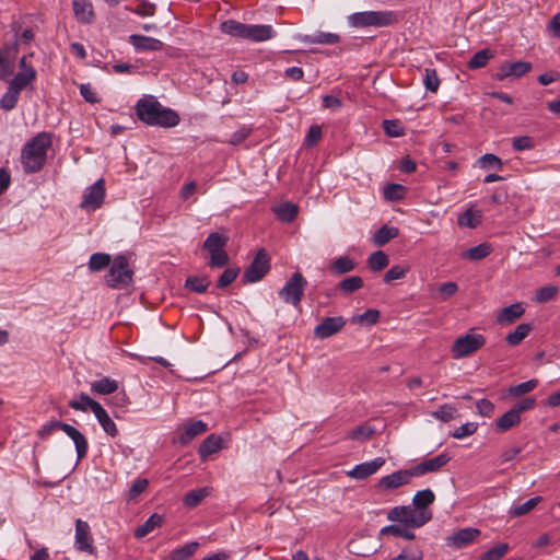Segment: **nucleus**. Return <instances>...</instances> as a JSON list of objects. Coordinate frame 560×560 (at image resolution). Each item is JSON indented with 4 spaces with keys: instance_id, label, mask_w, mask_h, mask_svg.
<instances>
[{
    "instance_id": "1",
    "label": "nucleus",
    "mask_w": 560,
    "mask_h": 560,
    "mask_svg": "<svg viewBox=\"0 0 560 560\" xmlns=\"http://www.w3.org/2000/svg\"><path fill=\"white\" fill-rule=\"evenodd\" d=\"M136 114L142 122L163 128L175 127L180 120L177 112L162 107L160 102L152 95L144 96L138 101Z\"/></svg>"
},
{
    "instance_id": "2",
    "label": "nucleus",
    "mask_w": 560,
    "mask_h": 560,
    "mask_svg": "<svg viewBox=\"0 0 560 560\" xmlns=\"http://www.w3.org/2000/svg\"><path fill=\"white\" fill-rule=\"evenodd\" d=\"M50 145L51 137L47 132H39L25 143L21 161L26 173H36L43 168Z\"/></svg>"
},
{
    "instance_id": "3",
    "label": "nucleus",
    "mask_w": 560,
    "mask_h": 560,
    "mask_svg": "<svg viewBox=\"0 0 560 560\" xmlns=\"http://www.w3.org/2000/svg\"><path fill=\"white\" fill-rule=\"evenodd\" d=\"M57 429L62 430L74 442L78 462L84 458L89 447L88 441L85 436L71 424L63 423L58 420L49 421L42 427V429L38 431V435L42 439H45Z\"/></svg>"
},
{
    "instance_id": "4",
    "label": "nucleus",
    "mask_w": 560,
    "mask_h": 560,
    "mask_svg": "<svg viewBox=\"0 0 560 560\" xmlns=\"http://www.w3.org/2000/svg\"><path fill=\"white\" fill-rule=\"evenodd\" d=\"M229 236L212 232L203 242L202 248L210 254L208 266L210 268H222L228 265L230 257L225 250Z\"/></svg>"
},
{
    "instance_id": "5",
    "label": "nucleus",
    "mask_w": 560,
    "mask_h": 560,
    "mask_svg": "<svg viewBox=\"0 0 560 560\" xmlns=\"http://www.w3.org/2000/svg\"><path fill=\"white\" fill-rule=\"evenodd\" d=\"M133 271L129 268L128 258L125 255H118L105 276L106 283L110 288H124L131 283Z\"/></svg>"
},
{
    "instance_id": "6",
    "label": "nucleus",
    "mask_w": 560,
    "mask_h": 560,
    "mask_svg": "<svg viewBox=\"0 0 560 560\" xmlns=\"http://www.w3.org/2000/svg\"><path fill=\"white\" fill-rule=\"evenodd\" d=\"M387 518L392 522L401 523L406 527L419 528L430 522L423 512H419L412 504L393 508Z\"/></svg>"
},
{
    "instance_id": "7",
    "label": "nucleus",
    "mask_w": 560,
    "mask_h": 560,
    "mask_svg": "<svg viewBox=\"0 0 560 560\" xmlns=\"http://www.w3.org/2000/svg\"><path fill=\"white\" fill-rule=\"evenodd\" d=\"M486 345V337L481 334L468 332L457 337L451 346L454 359H463L476 353Z\"/></svg>"
},
{
    "instance_id": "8",
    "label": "nucleus",
    "mask_w": 560,
    "mask_h": 560,
    "mask_svg": "<svg viewBox=\"0 0 560 560\" xmlns=\"http://www.w3.org/2000/svg\"><path fill=\"white\" fill-rule=\"evenodd\" d=\"M351 24L357 27L387 26L394 23L395 14L390 11H365L350 16Z\"/></svg>"
},
{
    "instance_id": "9",
    "label": "nucleus",
    "mask_w": 560,
    "mask_h": 560,
    "mask_svg": "<svg viewBox=\"0 0 560 560\" xmlns=\"http://www.w3.org/2000/svg\"><path fill=\"white\" fill-rule=\"evenodd\" d=\"M306 279L301 272H294L287 281L284 287L279 291V296L293 306H299L304 294Z\"/></svg>"
},
{
    "instance_id": "10",
    "label": "nucleus",
    "mask_w": 560,
    "mask_h": 560,
    "mask_svg": "<svg viewBox=\"0 0 560 560\" xmlns=\"http://www.w3.org/2000/svg\"><path fill=\"white\" fill-rule=\"evenodd\" d=\"M270 270V258L265 250L260 248L253 261L243 273L244 283H254L260 281Z\"/></svg>"
},
{
    "instance_id": "11",
    "label": "nucleus",
    "mask_w": 560,
    "mask_h": 560,
    "mask_svg": "<svg viewBox=\"0 0 560 560\" xmlns=\"http://www.w3.org/2000/svg\"><path fill=\"white\" fill-rule=\"evenodd\" d=\"M80 398L82 401H85L90 405L91 411L96 417L103 430L112 438H115L118 434V429L112 418L108 416L107 411L103 408V406L93 400L89 395L81 393Z\"/></svg>"
},
{
    "instance_id": "12",
    "label": "nucleus",
    "mask_w": 560,
    "mask_h": 560,
    "mask_svg": "<svg viewBox=\"0 0 560 560\" xmlns=\"http://www.w3.org/2000/svg\"><path fill=\"white\" fill-rule=\"evenodd\" d=\"M347 324L343 316L325 317L314 328V336L317 339H327L340 332Z\"/></svg>"
},
{
    "instance_id": "13",
    "label": "nucleus",
    "mask_w": 560,
    "mask_h": 560,
    "mask_svg": "<svg viewBox=\"0 0 560 560\" xmlns=\"http://www.w3.org/2000/svg\"><path fill=\"white\" fill-rule=\"evenodd\" d=\"M75 548L90 555L96 553L90 525L80 518L75 521Z\"/></svg>"
},
{
    "instance_id": "14",
    "label": "nucleus",
    "mask_w": 560,
    "mask_h": 560,
    "mask_svg": "<svg viewBox=\"0 0 560 560\" xmlns=\"http://www.w3.org/2000/svg\"><path fill=\"white\" fill-rule=\"evenodd\" d=\"M532 70V63L527 61L503 62L493 74V79L502 81L508 78H521Z\"/></svg>"
},
{
    "instance_id": "15",
    "label": "nucleus",
    "mask_w": 560,
    "mask_h": 560,
    "mask_svg": "<svg viewBox=\"0 0 560 560\" xmlns=\"http://www.w3.org/2000/svg\"><path fill=\"white\" fill-rule=\"evenodd\" d=\"M415 475L412 469H400L390 475L381 478L376 485L382 490H394L401 486L408 485Z\"/></svg>"
},
{
    "instance_id": "16",
    "label": "nucleus",
    "mask_w": 560,
    "mask_h": 560,
    "mask_svg": "<svg viewBox=\"0 0 560 560\" xmlns=\"http://www.w3.org/2000/svg\"><path fill=\"white\" fill-rule=\"evenodd\" d=\"M104 197L105 183L104 179L101 178L97 182H95L84 194L83 201L81 202V208L95 210L102 206Z\"/></svg>"
},
{
    "instance_id": "17",
    "label": "nucleus",
    "mask_w": 560,
    "mask_h": 560,
    "mask_svg": "<svg viewBox=\"0 0 560 560\" xmlns=\"http://www.w3.org/2000/svg\"><path fill=\"white\" fill-rule=\"evenodd\" d=\"M480 535L478 528L467 527L455 532L453 535L446 537V545L448 547L460 549L471 544Z\"/></svg>"
},
{
    "instance_id": "18",
    "label": "nucleus",
    "mask_w": 560,
    "mask_h": 560,
    "mask_svg": "<svg viewBox=\"0 0 560 560\" xmlns=\"http://www.w3.org/2000/svg\"><path fill=\"white\" fill-rule=\"evenodd\" d=\"M451 457L446 453H442L433 458H429L423 460L416 466L411 467L415 477L423 476L428 472L439 471L442 467H444Z\"/></svg>"
},
{
    "instance_id": "19",
    "label": "nucleus",
    "mask_w": 560,
    "mask_h": 560,
    "mask_svg": "<svg viewBox=\"0 0 560 560\" xmlns=\"http://www.w3.org/2000/svg\"><path fill=\"white\" fill-rule=\"evenodd\" d=\"M385 462L384 457H376L371 462L359 464L348 472V476L357 480H364L384 466Z\"/></svg>"
},
{
    "instance_id": "20",
    "label": "nucleus",
    "mask_w": 560,
    "mask_h": 560,
    "mask_svg": "<svg viewBox=\"0 0 560 560\" xmlns=\"http://www.w3.org/2000/svg\"><path fill=\"white\" fill-rule=\"evenodd\" d=\"M435 500V495L433 493L432 490L430 489H424V490H420L418 491L413 499H412V505L419 511V512H423L424 513V516L431 521L432 520V516H433V513L432 511L429 509V506L434 502Z\"/></svg>"
},
{
    "instance_id": "21",
    "label": "nucleus",
    "mask_w": 560,
    "mask_h": 560,
    "mask_svg": "<svg viewBox=\"0 0 560 560\" xmlns=\"http://www.w3.org/2000/svg\"><path fill=\"white\" fill-rule=\"evenodd\" d=\"M129 42L136 50L140 51H159L164 46L160 39L138 34L130 35Z\"/></svg>"
},
{
    "instance_id": "22",
    "label": "nucleus",
    "mask_w": 560,
    "mask_h": 560,
    "mask_svg": "<svg viewBox=\"0 0 560 560\" xmlns=\"http://www.w3.org/2000/svg\"><path fill=\"white\" fill-rule=\"evenodd\" d=\"M73 13L75 19L83 24H90L94 20V11L90 0H73Z\"/></svg>"
},
{
    "instance_id": "23",
    "label": "nucleus",
    "mask_w": 560,
    "mask_h": 560,
    "mask_svg": "<svg viewBox=\"0 0 560 560\" xmlns=\"http://www.w3.org/2000/svg\"><path fill=\"white\" fill-rule=\"evenodd\" d=\"M208 430L206 422L197 420L189 422L185 425L184 432L179 435L178 440L182 445L189 444L196 436L203 434Z\"/></svg>"
},
{
    "instance_id": "24",
    "label": "nucleus",
    "mask_w": 560,
    "mask_h": 560,
    "mask_svg": "<svg viewBox=\"0 0 560 560\" xmlns=\"http://www.w3.org/2000/svg\"><path fill=\"white\" fill-rule=\"evenodd\" d=\"M273 36V31L270 25H247L245 30V39L254 42H264Z\"/></svg>"
},
{
    "instance_id": "25",
    "label": "nucleus",
    "mask_w": 560,
    "mask_h": 560,
    "mask_svg": "<svg viewBox=\"0 0 560 560\" xmlns=\"http://www.w3.org/2000/svg\"><path fill=\"white\" fill-rule=\"evenodd\" d=\"M36 79V71L33 67H28L25 70L19 71L12 81L10 82L9 86L12 88V90L18 91L19 93L25 89L28 84H31Z\"/></svg>"
},
{
    "instance_id": "26",
    "label": "nucleus",
    "mask_w": 560,
    "mask_h": 560,
    "mask_svg": "<svg viewBox=\"0 0 560 560\" xmlns=\"http://www.w3.org/2000/svg\"><path fill=\"white\" fill-rule=\"evenodd\" d=\"M525 313V308L522 303H514L506 307H503L498 315V323L500 324H512L517 318L522 317Z\"/></svg>"
},
{
    "instance_id": "27",
    "label": "nucleus",
    "mask_w": 560,
    "mask_h": 560,
    "mask_svg": "<svg viewBox=\"0 0 560 560\" xmlns=\"http://www.w3.org/2000/svg\"><path fill=\"white\" fill-rule=\"evenodd\" d=\"M375 433V428L372 427L369 422H364L349 430L346 434V439L358 442H365L370 440Z\"/></svg>"
},
{
    "instance_id": "28",
    "label": "nucleus",
    "mask_w": 560,
    "mask_h": 560,
    "mask_svg": "<svg viewBox=\"0 0 560 560\" xmlns=\"http://www.w3.org/2000/svg\"><path fill=\"white\" fill-rule=\"evenodd\" d=\"M222 439L215 434H210L200 444L198 453L202 459H206L211 454L219 452L222 448Z\"/></svg>"
},
{
    "instance_id": "29",
    "label": "nucleus",
    "mask_w": 560,
    "mask_h": 560,
    "mask_svg": "<svg viewBox=\"0 0 560 560\" xmlns=\"http://www.w3.org/2000/svg\"><path fill=\"white\" fill-rule=\"evenodd\" d=\"M355 267L357 264L351 257L340 256L329 265V271L332 275L339 276L353 271Z\"/></svg>"
},
{
    "instance_id": "30",
    "label": "nucleus",
    "mask_w": 560,
    "mask_h": 560,
    "mask_svg": "<svg viewBox=\"0 0 560 560\" xmlns=\"http://www.w3.org/2000/svg\"><path fill=\"white\" fill-rule=\"evenodd\" d=\"M532 330V324L522 323L512 332L506 335L505 341L509 346L515 347L520 345L529 335Z\"/></svg>"
},
{
    "instance_id": "31",
    "label": "nucleus",
    "mask_w": 560,
    "mask_h": 560,
    "mask_svg": "<svg viewBox=\"0 0 560 560\" xmlns=\"http://www.w3.org/2000/svg\"><path fill=\"white\" fill-rule=\"evenodd\" d=\"M410 528L411 527H406L405 525L400 526V525L393 524V525L383 527L380 532V536L384 537V536L392 535L395 537L405 538L407 540H412L416 538V535L413 532L410 530Z\"/></svg>"
},
{
    "instance_id": "32",
    "label": "nucleus",
    "mask_w": 560,
    "mask_h": 560,
    "mask_svg": "<svg viewBox=\"0 0 560 560\" xmlns=\"http://www.w3.org/2000/svg\"><path fill=\"white\" fill-rule=\"evenodd\" d=\"M398 234H399V230L397 228L388 226V225H383L373 235V243L376 246H384L390 240L397 237Z\"/></svg>"
},
{
    "instance_id": "33",
    "label": "nucleus",
    "mask_w": 560,
    "mask_h": 560,
    "mask_svg": "<svg viewBox=\"0 0 560 560\" xmlns=\"http://www.w3.org/2000/svg\"><path fill=\"white\" fill-rule=\"evenodd\" d=\"M278 219L282 222L290 223L295 220L299 213V207L291 202H284L273 209Z\"/></svg>"
},
{
    "instance_id": "34",
    "label": "nucleus",
    "mask_w": 560,
    "mask_h": 560,
    "mask_svg": "<svg viewBox=\"0 0 560 560\" xmlns=\"http://www.w3.org/2000/svg\"><path fill=\"white\" fill-rule=\"evenodd\" d=\"M210 283V279L207 276H189L185 281L184 287L191 292L205 293Z\"/></svg>"
},
{
    "instance_id": "35",
    "label": "nucleus",
    "mask_w": 560,
    "mask_h": 560,
    "mask_svg": "<svg viewBox=\"0 0 560 560\" xmlns=\"http://www.w3.org/2000/svg\"><path fill=\"white\" fill-rule=\"evenodd\" d=\"M163 524V516L160 514H152L142 525H140L135 530V536L137 538H142L150 534L156 527H160Z\"/></svg>"
},
{
    "instance_id": "36",
    "label": "nucleus",
    "mask_w": 560,
    "mask_h": 560,
    "mask_svg": "<svg viewBox=\"0 0 560 560\" xmlns=\"http://www.w3.org/2000/svg\"><path fill=\"white\" fill-rule=\"evenodd\" d=\"M492 252L491 245L488 243H481L477 246H474L462 254V258L468 260H481L489 256Z\"/></svg>"
},
{
    "instance_id": "37",
    "label": "nucleus",
    "mask_w": 560,
    "mask_h": 560,
    "mask_svg": "<svg viewBox=\"0 0 560 560\" xmlns=\"http://www.w3.org/2000/svg\"><path fill=\"white\" fill-rule=\"evenodd\" d=\"M363 285H364V282L361 277L352 276V277H348V278H345L341 281H339L337 284V290H339L340 292L346 293V294H351V293L360 290L361 288H363Z\"/></svg>"
},
{
    "instance_id": "38",
    "label": "nucleus",
    "mask_w": 560,
    "mask_h": 560,
    "mask_svg": "<svg viewBox=\"0 0 560 560\" xmlns=\"http://www.w3.org/2000/svg\"><path fill=\"white\" fill-rule=\"evenodd\" d=\"M493 57L494 52L489 48L481 49L470 58L467 67L471 70L483 68Z\"/></svg>"
},
{
    "instance_id": "39",
    "label": "nucleus",
    "mask_w": 560,
    "mask_h": 560,
    "mask_svg": "<svg viewBox=\"0 0 560 560\" xmlns=\"http://www.w3.org/2000/svg\"><path fill=\"white\" fill-rule=\"evenodd\" d=\"M388 264L389 258L383 250H376L368 258V267L374 272L385 269Z\"/></svg>"
},
{
    "instance_id": "40",
    "label": "nucleus",
    "mask_w": 560,
    "mask_h": 560,
    "mask_svg": "<svg viewBox=\"0 0 560 560\" xmlns=\"http://www.w3.org/2000/svg\"><path fill=\"white\" fill-rule=\"evenodd\" d=\"M209 493L210 491L207 487L189 491L183 499L184 505L190 509L196 508L206 497L209 495Z\"/></svg>"
},
{
    "instance_id": "41",
    "label": "nucleus",
    "mask_w": 560,
    "mask_h": 560,
    "mask_svg": "<svg viewBox=\"0 0 560 560\" xmlns=\"http://www.w3.org/2000/svg\"><path fill=\"white\" fill-rule=\"evenodd\" d=\"M521 422V417L510 409L497 420V429L501 432H505L511 428L517 425Z\"/></svg>"
},
{
    "instance_id": "42",
    "label": "nucleus",
    "mask_w": 560,
    "mask_h": 560,
    "mask_svg": "<svg viewBox=\"0 0 560 560\" xmlns=\"http://www.w3.org/2000/svg\"><path fill=\"white\" fill-rule=\"evenodd\" d=\"M481 218L482 213L480 210L474 211L472 209H467L459 215L458 225L475 229L480 224Z\"/></svg>"
},
{
    "instance_id": "43",
    "label": "nucleus",
    "mask_w": 560,
    "mask_h": 560,
    "mask_svg": "<svg viewBox=\"0 0 560 560\" xmlns=\"http://www.w3.org/2000/svg\"><path fill=\"white\" fill-rule=\"evenodd\" d=\"M304 42L310 44L332 45L340 42V36L334 33L318 32L315 35H306Z\"/></svg>"
},
{
    "instance_id": "44",
    "label": "nucleus",
    "mask_w": 560,
    "mask_h": 560,
    "mask_svg": "<svg viewBox=\"0 0 560 560\" xmlns=\"http://www.w3.org/2000/svg\"><path fill=\"white\" fill-rule=\"evenodd\" d=\"M221 31L234 37L244 38L246 24L235 20H228L221 23Z\"/></svg>"
},
{
    "instance_id": "45",
    "label": "nucleus",
    "mask_w": 560,
    "mask_h": 560,
    "mask_svg": "<svg viewBox=\"0 0 560 560\" xmlns=\"http://www.w3.org/2000/svg\"><path fill=\"white\" fill-rule=\"evenodd\" d=\"M91 388L97 394L107 395L117 390L118 383L109 377H103L100 381L92 383Z\"/></svg>"
},
{
    "instance_id": "46",
    "label": "nucleus",
    "mask_w": 560,
    "mask_h": 560,
    "mask_svg": "<svg viewBox=\"0 0 560 560\" xmlns=\"http://www.w3.org/2000/svg\"><path fill=\"white\" fill-rule=\"evenodd\" d=\"M112 261L110 255L105 253H95L90 257L89 268L91 271H101Z\"/></svg>"
},
{
    "instance_id": "47",
    "label": "nucleus",
    "mask_w": 560,
    "mask_h": 560,
    "mask_svg": "<svg viewBox=\"0 0 560 560\" xmlns=\"http://www.w3.org/2000/svg\"><path fill=\"white\" fill-rule=\"evenodd\" d=\"M538 385V380L533 378L527 382H523L521 384L510 386L508 389V394L512 397H520L524 394H527L534 390Z\"/></svg>"
},
{
    "instance_id": "48",
    "label": "nucleus",
    "mask_w": 560,
    "mask_h": 560,
    "mask_svg": "<svg viewBox=\"0 0 560 560\" xmlns=\"http://www.w3.org/2000/svg\"><path fill=\"white\" fill-rule=\"evenodd\" d=\"M406 187L400 184H387L384 187V198L388 201H398L405 197Z\"/></svg>"
},
{
    "instance_id": "49",
    "label": "nucleus",
    "mask_w": 560,
    "mask_h": 560,
    "mask_svg": "<svg viewBox=\"0 0 560 560\" xmlns=\"http://www.w3.org/2000/svg\"><path fill=\"white\" fill-rule=\"evenodd\" d=\"M510 550V546L505 542L499 544L493 548L489 549L485 553L480 556V560H500L502 559L508 551Z\"/></svg>"
},
{
    "instance_id": "50",
    "label": "nucleus",
    "mask_w": 560,
    "mask_h": 560,
    "mask_svg": "<svg viewBox=\"0 0 560 560\" xmlns=\"http://www.w3.org/2000/svg\"><path fill=\"white\" fill-rule=\"evenodd\" d=\"M199 544L190 542L172 551V560H188L197 550Z\"/></svg>"
},
{
    "instance_id": "51",
    "label": "nucleus",
    "mask_w": 560,
    "mask_h": 560,
    "mask_svg": "<svg viewBox=\"0 0 560 560\" xmlns=\"http://www.w3.org/2000/svg\"><path fill=\"white\" fill-rule=\"evenodd\" d=\"M423 551L419 546H408L390 560H422Z\"/></svg>"
},
{
    "instance_id": "52",
    "label": "nucleus",
    "mask_w": 560,
    "mask_h": 560,
    "mask_svg": "<svg viewBox=\"0 0 560 560\" xmlns=\"http://www.w3.org/2000/svg\"><path fill=\"white\" fill-rule=\"evenodd\" d=\"M240 268H226L217 281V288L225 289L232 284L240 275Z\"/></svg>"
},
{
    "instance_id": "53",
    "label": "nucleus",
    "mask_w": 560,
    "mask_h": 560,
    "mask_svg": "<svg viewBox=\"0 0 560 560\" xmlns=\"http://www.w3.org/2000/svg\"><path fill=\"white\" fill-rule=\"evenodd\" d=\"M20 93L15 90H12L11 86L8 88V91L2 95L0 100V107L3 110H11L16 106L19 101Z\"/></svg>"
},
{
    "instance_id": "54",
    "label": "nucleus",
    "mask_w": 560,
    "mask_h": 560,
    "mask_svg": "<svg viewBox=\"0 0 560 560\" xmlns=\"http://www.w3.org/2000/svg\"><path fill=\"white\" fill-rule=\"evenodd\" d=\"M149 486V480L145 478H138L129 488L127 500L136 501L138 497L145 491Z\"/></svg>"
},
{
    "instance_id": "55",
    "label": "nucleus",
    "mask_w": 560,
    "mask_h": 560,
    "mask_svg": "<svg viewBox=\"0 0 560 560\" xmlns=\"http://www.w3.org/2000/svg\"><path fill=\"white\" fill-rule=\"evenodd\" d=\"M540 501H541V497L532 498V499L527 500L526 502H524L523 504L517 505L514 509H512L510 514L514 517L525 515L528 512H530Z\"/></svg>"
},
{
    "instance_id": "56",
    "label": "nucleus",
    "mask_w": 560,
    "mask_h": 560,
    "mask_svg": "<svg viewBox=\"0 0 560 560\" xmlns=\"http://www.w3.org/2000/svg\"><path fill=\"white\" fill-rule=\"evenodd\" d=\"M125 9L140 16H152L155 13L156 7L148 0H142L135 9L130 7H126Z\"/></svg>"
},
{
    "instance_id": "57",
    "label": "nucleus",
    "mask_w": 560,
    "mask_h": 560,
    "mask_svg": "<svg viewBox=\"0 0 560 560\" xmlns=\"http://www.w3.org/2000/svg\"><path fill=\"white\" fill-rule=\"evenodd\" d=\"M383 128L388 137H400L405 135L404 127L400 121L396 119H385L383 121Z\"/></svg>"
},
{
    "instance_id": "58",
    "label": "nucleus",
    "mask_w": 560,
    "mask_h": 560,
    "mask_svg": "<svg viewBox=\"0 0 560 560\" xmlns=\"http://www.w3.org/2000/svg\"><path fill=\"white\" fill-rule=\"evenodd\" d=\"M408 271L409 267L395 265L386 271V273L384 275V281L388 283L394 280L402 279Z\"/></svg>"
},
{
    "instance_id": "59",
    "label": "nucleus",
    "mask_w": 560,
    "mask_h": 560,
    "mask_svg": "<svg viewBox=\"0 0 560 560\" xmlns=\"http://www.w3.org/2000/svg\"><path fill=\"white\" fill-rule=\"evenodd\" d=\"M455 412V407L448 404H444L436 411L433 412V417L440 419L443 422H448L454 418Z\"/></svg>"
},
{
    "instance_id": "60",
    "label": "nucleus",
    "mask_w": 560,
    "mask_h": 560,
    "mask_svg": "<svg viewBox=\"0 0 560 560\" xmlns=\"http://www.w3.org/2000/svg\"><path fill=\"white\" fill-rule=\"evenodd\" d=\"M424 85L427 90L431 92H436L440 86V79L438 77V73L435 69H425V75H424Z\"/></svg>"
},
{
    "instance_id": "61",
    "label": "nucleus",
    "mask_w": 560,
    "mask_h": 560,
    "mask_svg": "<svg viewBox=\"0 0 560 560\" xmlns=\"http://www.w3.org/2000/svg\"><path fill=\"white\" fill-rule=\"evenodd\" d=\"M558 288L555 285L542 287L539 290H537L536 301L538 303H546L552 300L556 296Z\"/></svg>"
},
{
    "instance_id": "62",
    "label": "nucleus",
    "mask_w": 560,
    "mask_h": 560,
    "mask_svg": "<svg viewBox=\"0 0 560 560\" xmlns=\"http://www.w3.org/2000/svg\"><path fill=\"white\" fill-rule=\"evenodd\" d=\"M458 291V285L456 282L450 281L442 283L439 287V295L442 301L448 300L451 296L455 295Z\"/></svg>"
},
{
    "instance_id": "63",
    "label": "nucleus",
    "mask_w": 560,
    "mask_h": 560,
    "mask_svg": "<svg viewBox=\"0 0 560 560\" xmlns=\"http://www.w3.org/2000/svg\"><path fill=\"white\" fill-rule=\"evenodd\" d=\"M322 137H323V133H322L320 127L317 125L311 126L308 129V132L305 137V141H304L305 147H307V148L314 147L322 139Z\"/></svg>"
},
{
    "instance_id": "64",
    "label": "nucleus",
    "mask_w": 560,
    "mask_h": 560,
    "mask_svg": "<svg viewBox=\"0 0 560 560\" xmlns=\"http://www.w3.org/2000/svg\"><path fill=\"white\" fill-rule=\"evenodd\" d=\"M479 163L485 168L495 167L501 170L503 163L501 159L492 153H487L479 159Z\"/></svg>"
}]
</instances>
